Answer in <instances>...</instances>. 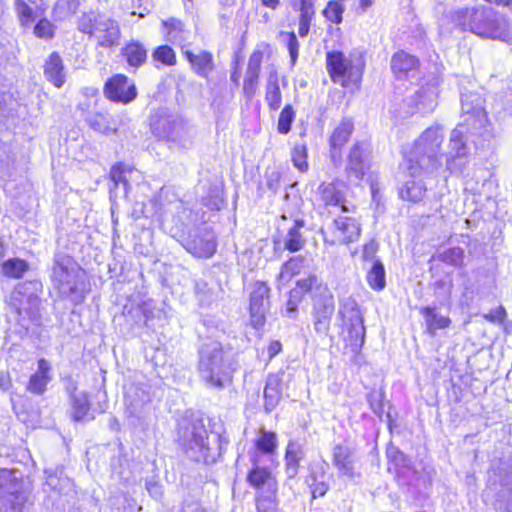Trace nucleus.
<instances>
[{
  "mask_svg": "<svg viewBox=\"0 0 512 512\" xmlns=\"http://www.w3.org/2000/svg\"><path fill=\"white\" fill-rule=\"evenodd\" d=\"M362 233L361 222L349 215H339L321 230L323 242L329 246H347L357 242Z\"/></svg>",
  "mask_w": 512,
  "mask_h": 512,
  "instance_id": "nucleus-7",
  "label": "nucleus"
},
{
  "mask_svg": "<svg viewBox=\"0 0 512 512\" xmlns=\"http://www.w3.org/2000/svg\"><path fill=\"white\" fill-rule=\"evenodd\" d=\"M162 122V127L164 129V132L161 133L159 131V126L155 127L153 129V132L158 136V137H163V138H166L168 139L172 133L174 132V129H175V122L174 121H171V120H167V119H163V121L161 119H159L156 124H160Z\"/></svg>",
  "mask_w": 512,
  "mask_h": 512,
  "instance_id": "nucleus-51",
  "label": "nucleus"
},
{
  "mask_svg": "<svg viewBox=\"0 0 512 512\" xmlns=\"http://www.w3.org/2000/svg\"><path fill=\"white\" fill-rule=\"evenodd\" d=\"M186 250L196 258H211L217 251V241L214 236L195 235L187 241Z\"/></svg>",
  "mask_w": 512,
  "mask_h": 512,
  "instance_id": "nucleus-24",
  "label": "nucleus"
},
{
  "mask_svg": "<svg viewBox=\"0 0 512 512\" xmlns=\"http://www.w3.org/2000/svg\"><path fill=\"white\" fill-rule=\"evenodd\" d=\"M444 140L438 126L426 128L413 142L407 158V169L415 176L423 170L438 169L441 166V147Z\"/></svg>",
  "mask_w": 512,
  "mask_h": 512,
  "instance_id": "nucleus-3",
  "label": "nucleus"
},
{
  "mask_svg": "<svg viewBox=\"0 0 512 512\" xmlns=\"http://www.w3.org/2000/svg\"><path fill=\"white\" fill-rule=\"evenodd\" d=\"M71 408V418L73 421L81 422L88 419L90 403L86 395H83L82 397L73 396Z\"/></svg>",
  "mask_w": 512,
  "mask_h": 512,
  "instance_id": "nucleus-41",
  "label": "nucleus"
},
{
  "mask_svg": "<svg viewBox=\"0 0 512 512\" xmlns=\"http://www.w3.org/2000/svg\"><path fill=\"white\" fill-rule=\"evenodd\" d=\"M103 94L110 102L127 105L137 98L138 91L136 84L127 75L117 73L105 81Z\"/></svg>",
  "mask_w": 512,
  "mask_h": 512,
  "instance_id": "nucleus-13",
  "label": "nucleus"
},
{
  "mask_svg": "<svg viewBox=\"0 0 512 512\" xmlns=\"http://www.w3.org/2000/svg\"><path fill=\"white\" fill-rule=\"evenodd\" d=\"M184 58L190 65L191 70L199 77L208 79L215 69L214 56L211 51L200 50L197 53L191 50H184Z\"/></svg>",
  "mask_w": 512,
  "mask_h": 512,
  "instance_id": "nucleus-17",
  "label": "nucleus"
},
{
  "mask_svg": "<svg viewBox=\"0 0 512 512\" xmlns=\"http://www.w3.org/2000/svg\"><path fill=\"white\" fill-rule=\"evenodd\" d=\"M283 346L279 340H271L267 346V357L268 360H272L278 354L282 352Z\"/></svg>",
  "mask_w": 512,
  "mask_h": 512,
  "instance_id": "nucleus-54",
  "label": "nucleus"
},
{
  "mask_svg": "<svg viewBox=\"0 0 512 512\" xmlns=\"http://www.w3.org/2000/svg\"><path fill=\"white\" fill-rule=\"evenodd\" d=\"M340 336L345 349L358 354L365 342L364 316L354 300L346 301L340 310Z\"/></svg>",
  "mask_w": 512,
  "mask_h": 512,
  "instance_id": "nucleus-6",
  "label": "nucleus"
},
{
  "mask_svg": "<svg viewBox=\"0 0 512 512\" xmlns=\"http://www.w3.org/2000/svg\"><path fill=\"white\" fill-rule=\"evenodd\" d=\"M366 281L374 291H382L386 286V273L383 263L374 260L371 268L367 271Z\"/></svg>",
  "mask_w": 512,
  "mask_h": 512,
  "instance_id": "nucleus-34",
  "label": "nucleus"
},
{
  "mask_svg": "<svg viewBox=\"0 0 512 512\" xmlns=\"http://www.w3.org/2000/svg\"><path fill=\"white\" fill-rule=\"evenodd\" d=\"M279 35H284L287 39L286 46L289 52L290 61L291 64L294 65L298 59L299 54V41L297 39L296 33L294 31H287V32H279Z\"/></svg>",
  "mask_w": 512,
  "mask_h": 512,
  "instance_id": "nucleus-49",
  "label": "nucleus"
},
{
  "mask_svg": "<svg viewBox=\"0 0 512 512\" xmlns=\"http://www.w3.org/2000/svg\"><path fill=\"white\" fill-rule=\"evenodd\" d=\"M240 79H241V69H240V65H239V62H233L232 64V68H231V71H230V81L238 86L239 83H240Z\"/></svg>",
  "mask_w": 512,
  "mask_h": 512,
  "instance_id": "nucleus-56",
  "label": "nucleus"
},
{
  "mask_svg": "<svg viewBox=\"0 0 512 512\" xmlns=\"http://www.w3.org/2000/svg\"><path fill=\"white\" fill-rule=\"evenodd\" d=\"M466 132L459 128L454 129L450 135V143L452 149L456 152L457 157L466 155Z\"/></svg>",
  "mask_w": 512,
  "mask_h": 512,
  "instance_id": "nucleus-47",
  "label": "nucleus"
},
{
  "mask_svg": "<svg viewBox=\"0 0 512 512\" xmlns=\"http://www.w3.org/2000/svg\"><path fill=\"white\" fill-rule=\"evenodd\" d=\"M439 260L454 267H461L464 263V250L460 247H452L439 255Z\"/></svg>",
  "mask_w": 512,
  "mask_h": 512,
  "instance_id": "nucleus-44",
  "label": "nucleus"
},
{
  "mask_svg": "<svg viewBox=\"0 0 512 512\" xmlns=\"http://www.w3.org/2000/svg\"><path fill=\"white\" fill-rule=\"evenodd\" d=\"M43 73L46 80L55 88L60 89L66 82V71L64 61L59 52L53 51L49 54L43 65Z\"/></svg>",
  "mask_w": 512,
  "mask_h": 512,
  "instance_id": "nucleus-19",
  "label": "nucleus"
},
{
  "mask_svg": "<svg viewBox=\"0 0 512 512\" xmlns=\"http://www.w3.org/2000/svg\"><path fill=\"white\" fill-rule=\"evenodd\" d=\"M79 7V0H58L54 7L53 12L59 15L60 19L74 14Z\"/></svg>",
  "mask_w": 512,
  "mask_h": 512,
  "instance_id": "nucleus-48",
  "label": "nucleus"
},
{
  "mask_svg": "<svg viewBox=\"0 0 512 512\" xmlns=\"http://www.w3.org/2000/svg\"><path fill=\"white\" fill-rule=\"evenodd\" d=\"M305 226L303 219H297L293 225L288 229L287 234L282 242V249L290 253H296L304 249L306 245V239L303 236L301 230ZM273 245L275 249L281 247V240L274 239Z\"/></svg>",
  "mask_w": 512,
  "mask_h": 512,
  "instance_id": "nucleus-21",
  "label": "nucleus"
},
{
  "mask_svg": "<svg viewBox=\"0 0 512 512\" xmlns=\"http://www.w3.org/2000/svg\"><path fill=\"white\" fill-rule=\"evenodd\" d=\"M87 124L90 129L104 134H112L117 133L118 125L114 121L113 117L104 112H96L94 113L88 120Z\"/></svg>",
  "mask_w": 512,
  "mask_h": 512,
  "instance_id": "nucleus-31",
  "label": "nucleus"
},
{
  "mask_svg": "<svg viewBox=\"0 0 512 512\" xmlns=\"http://www.w3.org/2000/svg\"><path fill=\"white\" fill-rule=\"evenodd\" d=\"M120 56L129 67L137 69L146 63L148 53L141 41L129 40L120 49Z\"/></svg>",
  "mask_w": 512,
  "mask_h": 512,
  "instance_id": "nucleus-25",
  "label": "nucleus"
},
{
  "mask_svg": "<svg viewBox=\"0 0 512 512\" xmlns=\"http://www.w3.org/2000/svg\"><path fill=\"white\" fill-rule=\"evenodd\" d=\"M378 243L375 240L366 242L362 247V258L364 261H371L374 259L378 251Z\"/></svg>",
  "mask_w": 512,
  "mask_h": 512,
  "instance_id": "nucleus-52",
  "label": "nucleus"
},
{
  "mask_svg": "<svg viewBox=\"0 0 512 512\" xmlns=\"http://www.w3.org/2000/svg\"><path fill=\"white\" fill-rule=\"evenodd\" d=\"M375 0H359V9L362 12H366L372 5Z\"/></svg>",
  "mask_w": 512,
  "mask_h": 512,
  "instance_id": "nucleus-62",
  "label": "nucleus"
},
{
  "mask_svg": "<svg viewBox=\"0 0 512 512\" xmlns=\"http://www.w3.org/2000/svg\"><path fill=\"white\" fill-rule=\"evenodd\" d=\"M421 61L418 56L400 49L394 52L390 60V70L394 78L406 81L419 72Z\"/></svg>",
  "mask_w": 512,
  "mask_h": 512,
  "instance_id": "nucleus-16",
  "label": "nucleus"
},
{
  "mask_svg": "<svg viewBox=\"0 0 512 512\" xmlns=\"http://www.w3.org/2000/svg\"><path fill=\"white\" fill-rule=\"evenodd\" d=\"M367 400L369 403V407L371 410L377 414L378 416H382L385 409V403H384V395L380 391L372 390L368 396Z\"/></svg>",
  "mask_w": 512,
  "mask_h": 512,
  "instance_id": "nucleus-50",
  "label": "nucleus"
},
{
  "mask_svg": "<svg viewBox=\"0 0 512 512\" xmlns=\"http://www.w3.org/2000/svg\"><path fill=\"white\" fill-rule=\"evenodd\" d=\"M319 200L325 210L330 207L338 208L341 212H353L355 205H348L344 192L339 188L338 181L322 182L317 189Z\"/></svg>",
  "mask_w": 512,
  "mask_h": 512,
  "instance_id": "nucleus-15",
  "label": "nucleus"
},
{
  "mask_svg": "<svg viewBox=\"0 0 512 512\" xmlns=\"http://www.w3.org/2000/svg\"><path fill=\"white\" fill-rule=\"evenodd\" d=\"M246 482L255 490L256 512H278L279 482L273 471L252 459Z\"/></svg>",
  "mask_w": 512,
  "mask_h": 512,
  "instance_id": "nucleus-4",
  "label": "nucleus"
},
{
  "mask_svg": "<svg viewBox=\"0 0 512 512\" xmlns=\"http://www.w3.org/2000/svg\"><path fill=\"white\" fill-rule=\"evenodd\" d=\"M15 8L21 26L26 27L34 21V10L24 0H17Z\"/></svg>",
  "mask_w": 512,
  "mask_h": 512,
  "instance_id": "nucleus-46",
  "label": "nucleus"
},
{
  "mask_svg": "<svg viewBox=\"0 0 512 512\" xmlns=\"http://www.w3.org/2000/svg\"><path fill=\"white\" fill-rule=\"evenodd\" d=\"M371 172V148L366 141H355L348 150L344 175L347 183L360 184Z\"/></svg>",
  "mask_w": 512,
  "mask_h": 512,
  "instance_id": "nucleus-8",
  "label": "nucleus"
},
{
  "mask_svg": "<svg viewBox=\"0 0 512 512\" xmlns=\"http://www.w3.org/2000/svg\"><path fill=\"white\" fill-rule=\"evenodd\" d=\"M152 59L156 63V67L159 65L172 67L177 64L176 52L168 44L157 46L152 52Z\"/></svg>",
  "mask_w": 512,
  "mask_h": 512,
  "instance_id": "nucleus-38",
  "label": "nucleus"
},
{
  "mask_svg": "<svg viewBox=\"0 0 512 512\" xmlns=\"http://www.w3.org/2000/svg\"><path fill=\"white\" fill-rule=\"evenodd\" d=\"M306 483L310 491L311 500L326 496L330 490V484L324 470L320 473L311 471L306 477Z\"/></svg>",
  "mask_w": 512,
  "mask_h": 512,
  "instance_id": "nucleus-30",
  "label": "nucleus"
},
{
  "mask_svg": "<svg viewBox=\"0 0 512 512\" xmlns=\"http://www.w3.org/2000/svg\"><path fill=\"white\" fill-rule=\"evenodd\" d=\"M487 3L496 5V6H504L510 7L512 6V0H485Z\"/></svg>",
  "mask_w": 512,
  "mask_h": 512,
  "instance_id": "nucleus-61",
  "label": "nucleus"
},
{
  "mask_svg": "<svg viewBox=\"0 0 512 512\" xmlns=\"http://www.w3.org/2000/svg\"><path fill=\"white\" fill-rule=\"evenodd\" d=\"M352 455L353 452L350 448L345 447L342 444L334 446L332 464L341 476L347 478L360 477V473L355 470Z\"/></svg>",
  "mask_w": 512,
  "mask_h": 512,
  "instance_id": "nucleus-22",
  "label": "nucleus"
},
{
  "mask_svg": "<svg viewBox=\"0 0 512 512\" xmlns=\"http://www.w3.org/2000/svg\"><path fill=\"white\" fill-rule=\"evenodd\" d=\"M304 258L301 256L289 258L281 268L280 276L286 280H291L300 273L303 266Z\"/></svg>",
  "mask_w": 512,
  "mask_h": 512,
  "instance_id": "nucleus-45",
  "label": "nucleus"
},
{
  "mask_svg": "<svg viewBox=\"0 0 512 512\" xmlns=\"http://www.w3.org/2000/svg\"><path fill=\"white\" fill-rule=\"evenodd\" d=\"M261 5L272 11L277 10L281 5V0H259Z\"/></svg>",
  "mask_w": 512,
  "mask_h": 512,
  "instance_id": "nucleus-59",
  "label": "nucleus"
},
{
  "mask_svg": "<svg viewBox=\"0 0 512 512\" xmlns=\"http://www.w3.org/2000/svg\"><path fill=\"white\" fill-rule=\"evenodd\" d=\"M304 457L303 446L295 440H289L284 452V468L288 478H295L299 474Z\"/></svg>",
  "mask_w": 512,
  "mask_h": 512,
  "instance_id": "nucleus-23",
  "label": "nucleus"
},
{
  "mask_svg": "<svg viewBox=\"0 0 512 512\" xmlns=\"http://www.w3.org/2000/svg\"><path fill=\"white\" fill-rule=\"evenodd\" d=\"M389 461H403L405 459L404 454L399 449H394L387 455Z\"/></svg>",
  "mask_w": 512,
  "mask_h": 512,
  "instance_id": "nucleus-60",
  "label": "nucleus"
},
{
  "mask_svg": "<svg viewBox=\"0 0 512 512\" xmlns=\"http://www.w3.org/2000/svg\"><path fill=\"white\" fill-rule=\"evenodd\" d=\"M485 318L491 322L497 320L498 322H503L506 319V311L500 306L495 310V314L489 313L485 315Z\"/></svg>",
  "mask_w": 512,
  "mask_h": 512,
  "instance_id": "nucleus-57",
  "label": "nucleus"
},
{
  "mask_svg": "<svg viewBox=\"0 0 512 512\" xmlns=\"http://www.w3.org/2000/svg\"><path fill=\"white\" fill-rule=\"evenodd\" d=\"M435 285L438 286V287H441L442 286V282L441 281L436 282Z\"/></svg>",
  "mask_w": 512,
  "mask_h": 512,
  "instance_id": "nucleus-63",
  "label": "nucleus"
},
{
  "mask_svg": "<svg viewBox=\"0 0 512 512\" xmlns=\"http://www.w3.org/2000/svg\"><path fill=\"white\" fill-rule=\"evenodd\" d=\"M160 29L165 40L171 43L185 40V34L188 32L184 21L173 16L163 19L160 23Z\"/></svg>",
  "mask_w": 512,
  "mask_h": 512,
  "instance_id": "nucleus-28",
  "label": "nucleus"
},
{
  "mask_svg": "<svg viewBox=\"0 0 512 512\" xmlns=\"http://www.w3.org/2000/svg\"><path fill=\"white\" fill-rule=\"evenodd\" d=\"M323 287H328V285L319 282L316 275L309 274L306 278L298 280L295 287L291 289V291L292 295H297L298 300H303L304 297L310 292H313L312 296H318L322 294Z\"/></svg>",
  "mask_w": 512,
  "mask_h": 512,
  "instance_id": "nucleus-29",
  "label": "nucleus"
},
{
  "mask_svg": "<svg viewBox=\"0 0 512 512\" xmlns=\"http://www.w3.org/2000/svg\"><path fill=\"white\" fill-rule=\"evenodd\" d=\"M302 302V300H298L297 295H292V291L289 292V297L287 300V310L289 312H294L297 310L298 305Z\"/></svg>",
  "mask_w": 512,
  "mask_h": 512,
  "instance_id": "nucleus-58",
  "label": "nucleus"
},
{
  "mask_svg": "<svg viewBox=\"0 0 512 512\" xmlns=\"http://www.w3.org/2000/svg\"><path fill=\"white\" fill-rule=\"evenodd\" d=\"M296 119V111L292 104H286L281 109L278 121H277V131L282 135L288 134L291 129L293 122Z\"/></svg>",
  "mask_w": 512,
  "mask_h": 512,
  "instance_id": "nucleus-40",
  "label": "nucleus"
},
{
  "mask_svg": "<svg viewBox=\"0 0 512 512\" xmlns=\"http://www.w3.org/2000/svg\"><path fill=\"white\" fill-rule=\"evenodd\" d=\"M264 100L270 111H277L283 100L280 79L277 71H271L264 84Z\"/></svg>",
  "mask_w": 512,
  "mask_h": 512,
  "instance_id": "nucleus-26",
  "label": "nucleus"
},
{
  "mask_svg": "<svg viewBox=\"0 0 512 512\" xmlns=\"http://www.w3.org/2000/svg\"><path fill=\"white\" fill-rule=\"evenodd\" d=\"M420 314L425 319V329L430 335H435L437 330H444L451 326L452 320L450 317L439 315L436 307H421Z\"/></svg>",
  "mask_w": 512,
  "mask_h": 512,
  "instance_id": "nucleus-27",
  "label": "nucleus"
},
{
  "mask_svg": "<svg viewBox=\"0 0 512 512\" xmlns=\"http://www.w3.org/2000/svg\"><path fill=\"white\" fill-rule=\"evenodd\" d=\"M253 446L258 454L273 456L278 449L277 434L274 431H263L254 439Z\"/></svg>",
  "mask_w": 512,
  "mask_h": 512,
  "instance_id": "nucleus-32",
  "label": "nucleus"
},
{
  "mask_svg": "<svg viewBox=\"0 0 512 512\" xmlns=\"http://www.w3.org/2000/svg\"><path fill=\"white\" fill-rule=\"evenodd\" d=\"M134 171L132 165L125 162H117L113 164L109 171V179L113 182L115 188L123 185L126 190L130 189L128 175Z\"/></svg>",
  "mask_w": 512,
  "mask_h": 512,
  "instance_id": "nucleus-36",
  "label": "nucleus"
},
{
  "mask_svg": "<svg viewBox=\"0 0 512 512\" xmlns=\"http://www.w3.org/2000/svg\"><path fill=\"white\" fill-rule=\"evenodd\" d=\"M16 482L14 471L6 468H0V490L4 489L9 483Z\"/></svg>",
  "mask_w": 512,
  "mask_h": 512,
  "instance_id": "nucleus-53",
  "label": "nucleus"
},
{
  "mask_svg": "<svg viewBox=\"0 0 512 512\" xmlns=\"http://www.w3.org/2000/svg\"><path fill=\"white\" fill-rule=\"evenodd\" d=\"M426 187L415 180L407 181L399 190V197L411 203L420 202L426 194Z\"/></svg>",
  "mask_w": 512,
  "mask_h": 512,
  "instance_id": "nucleus-37",
  "label": "nucleus"
},
{
  "mask_svg": "<svg viewBox=\"0 0 512 512\" xmlns=\"http://www.w3.org/2000/svg\"><path fill=\"white\" fill-rule=\"evenodd\" d=\"M344 0H329L322 10V15L329 23L339 25L343 22Z\"/></svg>",
  "mask_w": 512,
  "mask_h": 512,
  "instance_id": "nucleus-39",
  "label": "nucleus"
},
{
  "mask_svg": "<svg viewBox=\"0 0 512 512\" xmlns=\"http://www.w3.org/2000/svg\"><path fill=\"white\" fill-rule=\"evenodd\" d=\"M291 6L298 12V35L305 38L310 33L316 16L315 0H291Z\"/></svg>",
  "mask_w": 512,
  "mask_h": 512,
  "instance_id": "nucleus-20",
  "label": "nucleus"
},
{
  "mask_svg": "<svg viewBox=\"0 0 512 512\" xmlns=\"http://www.w3.org/2000/svg\"><path fill=\"white\" fill-rule=\"evenodd\" d=\"M12 387V379L8 371H0V390L7 391Z\"/></svg>",
  "mask_w": 512,
  "mask_h": 512,
  "instance_id": "nucleus-55",
  "label": "nucleus"
},
{
  "mask_svg": "<svg viewBox=\"0 0 512 512\" xmlns=\"http://www.w3.org/2000/svg\"><path fill=\"white\" fill-rule=\"evenodd\" d=\"M77 29L99 48L116 47L121 39L118 21L104 13L84 12L77 21Z\"/></svg>",
  "mask_w": 512,
  "mask_h": 512,
  "instance_id": "nucleus-5",
  "label": "nucleus"
},
{
  "mask_svg": "<svg viewBox=\"0 0 512 512\" xmlns=\"http://www.w3.org/2000/svg\"><path fill=\"white\" fill-rule=\"evenodd\" d=\"M322 291V294L311 297V315L315 332L320 336H327L335 312V300L329 287H323Z\"/></svg>",
  "mask_w": 512,
  "mask_h": 512,
  "instance_id": "nucleus-11",
  "label": "nucleus"
},
{
  "mask_svg": "<svg viewBox=\"0 0 512 512\" xmlns=\"http://www.w3.org/2000/svg\"><path fill=\"white\" fill-rule=\"evenodd\" d=\"M271 288L266 281L257 280L252 284L248 297V324L261 334L267 323V313L271 302Z\"/></svg>",
  "mask_w": 512,
  "mask_h": 512,
  "instance_id": "nucleus-9",
  "label": "nucleus"
},
{
  "mask_svg": "<svg viewBox=\"0 0 512 512\" xmlns=\"http://www.w3.org/2000/svg\"><path fill=\"white\" fill-rule=\"evenodd\" d=\"M29 269L28 262L18 257L9 258L1 264L3 276L9 279H22Z\"/></svg>",
  "mask_w": 512,
  "mask_h": 512,
  "instance_id": "nucleus-33",
  "label": "nucleus"
},
{
  "mask_svg": "<svg viewBox=\"0 0 512 512\" xmlns=\"http://www.w3.org/2000/svg\"><path fill=\"white\" fill-rule=\"evenodd\" d=\"M264 17H265V21H268V20H269V16H268V14H265V15H264Z\"/></svg>",
  "mask_w": 512,
  "mask_h": 512,
  "instance_id": "nucleus-64",
  "label": "nucleus"
},
{
  "mask_svg": "<svg viewBox=\"0 0 512 512\" xmlns=\"http://www.w3.org/2000/svg\"><path fill=\"white\" fill-rule=\"evenodd\" d=\"M452 23L458 30L481 38L504 40L508 36V21L484 5L457 9L452 14Z\"/></svg>",
  "mask_w": 512,
  "mask_h": 512,
  "instance_id": "nucleus-1",
  "label": "nucleus"
},
{
  "mask_svg": "<svg viewBox=\"0 0 512 512\" xmlns=\"http://www.w3.org/2000/svg\"><path fill=\"white\" fill-rule=\"evenodd\" d=\"M271 54V45L262 42L249 54L246 70L242 82V95L246 101H251L257 94L262 73V64L265 56Z\"/></svg>",
  "mask_w": 512,
  "mask_h": 512,
  "instance_id": "nucleus-10",
  "label": "nucleus"
},
{
  "mask_svg": "<svg viewBox=\"0 0 512 512\" xmlns=\"http://www.w3.org/2000/svg\"><path fill=\"white\" fill-rule=\"evenodd\" d=\"M282 397L281 381L277 377L269 378L264 387L265 408L274 409Z\"/></svg>",
  "mask_w": 512,
  "mask_h": 512,
  "instance_id": "nucleus-35",
  "label": "nucleus"
},
{
  "mask_svg": "<svg viewBox=\"0 0 512 512\" xmlns=\"http://www.w3.org/2000/svg\"><path fill=\"white\" fill-rule=\"evenodd\" d=\"M325 67L332 83L350 92L360 90L366 69V60L362 54L346 55L341 50L327 51Z\"/></svg>",
  "mask_w": 512,
  "mask_h": 512,
  "instance_id": "nucleus-2",
  "label": "nucleus"
},
{
  "mask_svg": "<svg viewBox=\"0 0 512 512\" xmlns=\"http://www.w3.org/2000/svg\"><path fill=\"white\" fill-rule=\"evenodd\" d=\"M51 380V363L45 358H40L37 360V370L28 379L26 390L34 395H43L47 391Z\"/></svg>",
  "mask_w": 512,
  "mask_h": 512,
  "instance_id": "nucleus-18",
  "label": "nucleus"
},
{
  "mask_svg": "<svg viewBox=\"0 0 512 512\" xmlns=\"http://www.w3.org/2000/svg\"><path fill=\"white\" fill-rule=\"evenodd\" d=\"M201 364L207 373L205 382L217 389H222L233 381V369L225 361L221 351L215 350L205 355Z\"/></svg>",
  "mask_w": 512,
  "mask_h": 512,
  "instance_id": "nucleus-12",
  "label": "nucleus"
},
{
  "mask_svg": "<svg viewBox=\"0 0 512 512\" xmlns=\"http://www.w3.org/2000/svg\"><path fill=\"white\" fill-rule=\"evenodd\" d=\"M354 132V123L350 118H343L333 129L328 139L329 158L331 163L337 167L342 163L343 148L350 141Z\"/></svg>",
  "mask_w": 512,
  "mask_h": 512,
  "instance_id": "nucleus-14",
  "label": "nucleus"
},
{
  "mask_svg": "<svg viewBox=\"0 0 512 512\" xmlns=\"http://www.w3.org/2000/svg\"><path fill=\"white\" fill-rule=\"evenodd\" d=\"M291 161L295 168L300 172H306L309 169L308 148L305 144H296L291 150Z\"/></svg>",
  "mask_w": 512,
  "mask_h": 512,
  "instance_id": "nucleus-42",
  "label": "nucleus"
},
{
  "mask_svg": "<svg viewBox=\"0 0 512 512\" xmlns=\"http://www.w3.org/2000/svg\"><path fill=\"white\" fill-rule=\"evenodd\" d=\"M33 33L36 38L51 40L55 37L56 26L48 18L44 17L36 22Z\"/></svg>",
  "mask_w": 512,
  "mask_h": 512,
  "instance_id": "nucleus-43",
  "label": "nucleus"
}]
</instances>
